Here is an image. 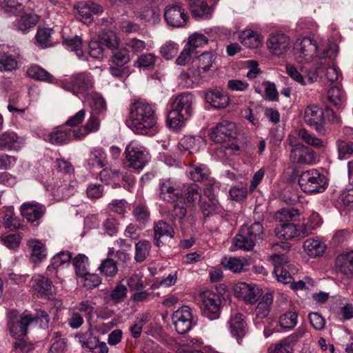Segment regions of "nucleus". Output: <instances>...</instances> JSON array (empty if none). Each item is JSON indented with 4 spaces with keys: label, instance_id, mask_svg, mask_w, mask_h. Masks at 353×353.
Segmentation results:
<instances>
[{
    "label": "nucleus",
    "instance_id": "nucleus-14",
    "mask_svg": "<svg viewBox=\"0 0 353 353\" xmlns=\"http://www.w3.org/2000/svg\"><path fill=\"white\" fill-rule=\"evenodd\" d=\"M178 101V128L184 125L185 122L189 119L192 113V105L194 97L190 93L181 94Z\"/></svg>",
    "mask_w": 353,
    "mask_h": 353
},
{
    "label": "nucleus",
    "instance_id": "nucleus-28",
    "mask_svg": "<svg viewBox=\"0 0 353 353\" xmlns=\"http://www.w3.org/2000/svg\"><path fill=\"white\" fill-rule=\"evenodd\" d=\"M195 18L208 19L211 15L210 7L203 0H187Z\"/></svg>",
    "mask_w": 353,
    "mask_h": 353
},
{
    "label": "nucleus",
    "instance_id": "nucleus-43",
    "mask_svg": "<svg viewBox=\"0 0 353 353\" xmlns=\"http://www.w3.org/2000/svg\"><path fill=\"white\" fill-rule=\"evenodd\" d=\"M210 174L208 168L203 164L192 165L189 171L190 177L194 181H201L207 179Z\"/></svg>",
    "mask_w": 353,
    "mask_h": 353
},
{
    "label": "nucleus",
    "instance_id": "nucleus-19",
    "mask_svg": "<svg viewBox=\"0 0 353 353\" xmlns=\"http://www.w3.org/2000/svg\"><path fill=\"white\" fill-rule=\"evenodd\" d=\"M194 323L190 307L184 305L178 309V334H184L190 331Z\"/></svg>",
    "mask_w": 353,
    "mask_h": 353
},
{
    "label": "nucleus",
    "instance_id": "nucleus-21",
    "mask_svg": "<svg viewBox=\"0 0 353 353\" xmlns=\"http://www.w3.org/2000/svg\"><path fill=\"white\" fill-rule=\"evenodd\" d=\"M230 333L237 340L243 338L248 332L247 323L243 319V314L235 313L233 314L228 323Z\"/></svg>",
    "mask_w": 353,
    "mask_h": 353
},
{
    "label": "nucleus",
    "instance_id": "nucleus-34",
    "mask_svg": "<svg viewBox=\"0 0 353 353\" xmlns=\"http://www.w3.org/2000/svg\"><path fill=\"white\" fill-rule=\"evenodd\" d=\"M26 73L30 78L37 81L52 83L54 80L53 76L50 72L38 65H32L30 66L28 68Z\"/></svg>",
    "mask_w": 353,
    "mask_h": 353
},
{
    "label": "nucleus",
    "instance_id": "nucleus-50",
    "mask_svg": "<svg viewBox=\"0 0 353 353\" xmlns=\"http://www.w3.org/2000/svg\"><path fill=\"white\" fill-rule=\"evenodd\" d=\"M176 97H172L168 105L169 110L166 117V125L168 128L174 132L176 131Z\"/></svg>",
    "mask_w": 353,
    "mask_h": 353
},
{
    "label": "nucleus",
    "instance_id": "nucleus-37",
    "mask_svg": "<svg viewBox=\"0 0 353 353\" xmlns=\"http://www.w3.org/2000/svg\"><path fill=\"white\" fill-rule=\"evenodd\" d=\"M233 245L236 249L250 251L253 249L256 243L241 229L240 233L233 239Z\"/></svg>",
    "mask_w": 353,
    "mask_h": 353
},
{
    "label": "nucleus",
    "instance_id": "nucleus-56",
    "mask_svg": "<svg viewBox=\"0 0 353 353\" xmlns=\"http://www.w3.org/2000/svg\"><path fill=\"white\" fill-rule=\"evenodd\" d=\"M285 70L287 74L296 82L305 85L307 83H312L314 80L312 77H308L306 80L303 78V75L298 71L296 68L292 64H286Z\"/></svg>",
    "mask_w": 353,
    "mask_h": 353
},
{
    "label": "nucleus",
    "instance_id": "nucleus-32",
    "mask_svg": "<svg viewBox=\"0 0 353 353\" xmlns=\"http://www.w3.org/2000/svg\"><path fill=\"white\" fill-rule=\"evenodd\" d=\"M222 265L227 270L234 273H239L243 271V268L249 263L245 258H237L232 256H225L221 260Z\"/></svg>",
    "mask_w": 353,
    "mask_h": 353
},
{
    "label": "nucleus",
    "instance_id": "nucleus-58",
    "mask_svg": "<svg viewBox=\"0 0 353 353\" xmlns=\"http://www.w3.org/2000/svg\"><path fill=\"white\" fill-rule=\"evenodd\" d=\"M280 325L285 329H292L297 323V314L295 312H288L281 316Z\"/></svg>",
    "mask_w": 353,
    "mask_h": 353
},
{
    "label": "nucleus",
    "instance_id": "nucleus-20",
    "mask_svg": "<svg viewBox=\"0 0 353 353\" xmlns=\"http://www.w3.org/2000/svg\"><path fill=\"white\" fill-rule=\"evenodd\" d=\"M32 289L41 296H51L54 292V287L51 280L41 274L34 275L32 279Z\"/></svg>",
    "mask_w": 353,
    "mask_h": 353
},
{
    "label": "nucleus",
    "instance_id": "nucleus-42",
    "mask_svg": "<svg viewBox=\"0 0 353 353\" xmlns=\"http://www.w3.org/2000/svg\"><path fill=\"white\" fill-rule=\"evenodd\" d=\"M99 38L101 43L110 49L117 48L119 44L117 34L112 30H102L99 34Z\"/></svg>",
    "mask_w": 353,
    "mask_h": 353
},
{
    "label": "nucleus",
    "instance_id": "nucleus-11",
    "mask_svg": "<svg viewBox=\"0 0 353 353\" xmlns=\"http://www.w3.org/2000/svg\"><path fill=\"white\" fill-rule=\"evenodd\" d=\"M234 291L238 298L250 304L256 303L261 296V289L254 283H239L234 285Z\"/></svg>",
    "mask_w": 353,
    "mask_h": 353
},
{
    "label": "nucleus",
    "instance_id": "nucleus-40",
    "mask_svg": "<svg viewBox=\"0 0 353 353\" xmlns=\"http://www.w3.org/2000/svg\"><path fill=\"white\" fill-rule=\"evenodd\" d=\"M90 106L91 112L94 114L101 115L106 111V103L104 99L99 93H92L90 95Z\"/></svg>",
    "mask_w": 353,
    "mask_h": 353
},
{
    "label": "nucleus",
    "instance_id": "nucleus-39",
    "mask_svg": "<svg viewBox=\"0 0 353 353\" xmlns=\"http://www.w3.org/2000/svg\"><path fill=\"white\" fill-rule=\"evenodd\" d=\"M241 43L248 48H257L261 45L259 36L255 32L251 30H246L240 34Z\"/></svg>",
    "mask_w": 353,
    "mask_h": 353
},
{
    "label": "nucleus",
    "instance_id": "nucleus-60",
    "mask_svg": "<svg viewBox=\"0 0 353 353\" xmlns=\"http://www.w3.org/2000/svg\"><path fill=\"white\" fill-rule=\"evenodd\" d=\"M72 308L79 314H84L85 316L88 319L92 317L94 311V304L88 300L81 301Z\"/></svg>",
    "mask_w": 353,
    "mask_h": 353
},
{
    "label": "nucleus",
    "instance_id": "nucleus-63",
    "mask_svg": "<svg viewBox=\"0 0 353 353\" xmlns=\"http://www.w3.org/2000/svg\"><path fill=\"white\" fill-rule=\"evenodd\" d=\"M100 272L106 276H112L117 272V263L111 259L104 260L99 267Z\"/></svg>",
    "mask_w": 353,
    "mask_h": 353
},
{
    "label": "nucleus",
    "instance_id": "nucleus-36",
    "mask_svg": "<svg viewBox=\"0 0 353 353\" xmlns=\"http://www.w3.org/2000/svg\"><path fill=\"white\" fill-rule=\"evenodd\" d=\"M71 259L72 254L70 252L61 251L52 258L50 264L48 267V271H55L61 266L68 265Z\"/></svg>",
    "mask_w": 353,
    "mask_h": 353
},
{
    "label": "nucleus",
    "instance_id": "nucleus-29",
    "mask_svg": "<svg viewBox=\"0 0 353 353\" xmlns=\"http://www.w3.org/2000/svg\"><path fill=\"white\" fill-rule=\"evenodd\" d=\"M97 116L98 115L90 113V117L86 124L78 130L74 132V136L76 139H81L86 134L94 132L99 130L100 121Z\"/></svg>",
    "mask_w": 353,
    "mask_h": 353
},
{
    "label": "nucleus",
    "instance_id": "nucleus-57",
    "mask_svg": "<svg viewBox=\"0 0 353 353\" xmlns=\"http://www.w3.org/2000/svg\"><path fill=\"white\" fill-rule=\"evenodd\" d=\"M130 59L128 50L125 48H121L114 50L112 52L109 61H117V63L128 65Z\"/></svg>",
    "mask_w": 353,
    "mask_h": 353
},
{
    "label": "nucleus",
    "instance_id": "nucleus-23",
    "mask_svg": "<svg viewBox=\"0 0 353 353\" xmlns=\"http://www.w3.org/2000/svg\"><path fill=\"white\" fill-rule=\"evenodd\" d=\"M347 167L349 181L353 185V159L348 161ZM340 199L344 210L353 212V188L344 190L340 196Z\"/></svg>",
    "mask_w": 353,
    "mask_h": 353
},
{
    "label": "nucleus",
    "instance_id": "nucleus-55",
    "mask_svg": "<svg viewBox=\"0 0 353 353\" xmlns=\"http://www.w3.org/2000/svg\"><path fill=\"white\" fill-rule=\"evenodd\" d=\"M300 215L301 212L298 209L283 208L276 214V219L281 222L296 221Z\"/></svg>",
    "mask_w": 353,
    "mask_h": 353
},
{
    "label": "nucleus",
    "instance_id": "nucleus-3",
    "mask_svg": "<svg viewBox=\"0 0 353 353\" xmlns=\"http://www.w3.org/2000/svg\"><path fill=\"white\" fill-rule=\"evenodd\" d=\"M94 81L90 73L80 72L73 74L69 79L60 82V86L74 94H85L93 88Z\"/></svg>",
    "mask_w": 353,
    "mask_h": 353
},
{
    "label": "nucleus",
    "instance_id": "nucleus-61",
    "mask_svg": "<svg viewBox=\"0 0 353 353\" xmlns=\"http://www.w3.org/2000/svg\"><path fill=\"white\" fill-rule=\"evenodd\" d=\"M77 19L81 21L85 24L89 25L93 21L92 15L90 10L85 4L79 5L77 7V12L76 14Z\"/></svg>",
    "mask_w": 353,
    "mask_h": 353
},
{
    "label": "nucleus",
    "instance_id": "nucleus-18",
    "mask_svg": "<svg viewBox=\"0 0 353 353\" xmlns=\"http://www.w3.org/2000/svg\"><path fill=\"white\" fill-rule=\"evenodd\" d=\"M321 219L316 212H312L307 218L303 220L300 224H297L298 235L299 238H303L312 234L313 232L321 225Z\"/></svg>",
    "mask_w": 353,
    "mask_h": 353
},
{
    "label": "nucleus",
    "instance_id": "nucleus-1",
    "mask_svg": "<svg viewBox=\"0 0 353 353\" xmlns=\"http://www.w3.org/2000/svg\"><path fill=\"white\" fill-rule=\"evenodd\" d=\"M154 105L145 99H134L129 107L126 125L135 134L152 137L159 130Z\"/></svg>",
    "mask_w": 353,
    "mask_h": 353
},
{
    "label": "nucleus",
    "instance_id": "nucleus-41",
    "mask_svg": "<svg viewBox=\"0 0 353 353\" xmlns=\"http://www.w3.org/2000/svg\"><path fill=\"white\" fill-rule=\"evenodd\" d=\"M151 243L148 240H141L135 245L134 259L137 262H143L149 256Z\"/></svg>",
    "mask_w": 353,
    "mask_h": 353
},
{
    "label": "nucleus",
    "instance_id": "nucleus-25",
    "mask_svg": "<svg viewBox=\"0 0 353 353\" xmlns=\"http://www.w3.org/2000/svg\"><path fill=\"white\" fill-rule=\"evenodd\" d=\"M336 265L342 274L353 275V251L341 254L336 258Z\"/></svg>",
    "mask_w": 353,
    "mask_h": 353
},
{
    "label": "nucleus",
    "instance_id": "nucleus-7",
    "mask_svg": "<svg viewBox=\"0 0 353 353\" xmlns=\"http://www.w3.org/2000/svg\"><path fill=\"white\" fill-rule=\"evenodd\" d=\"M201 299V310L209 319H216L219 317L221 299L219 296L211 291H205L200 294Z\"/></svg>",
    "mask_w": 353,
    "mask_h": 353
},
{
    "label": "nucleus",
    "instance_id": "nucleus-15",
    "mask_svg": "<svg viewBox=\"0 0 353 353\" xmlns=\"http://www.w3.org/2000/svg\"><path fill=\"white\" fill-rule=\"evenodd\" d=\"M205 101L216 109L226 108L230 102L228 94L221 88L210 89L205 92Z\"/></svg>",
    "mask_w": 353,
    "mask_h": 353
},
{
    "label": "nucleus",
    "instance_id": "nucleus-13",
    "mask_svg": "<svg viewBox=\"0 0 353 353\" xmlns=\"http://www.w3.org/2000/svg\"><path fill=\"white\" fill-rule=\"evenodd\" d=\"M290 159L294 163L310 165L316 161L314 152L302 144H295L290 152Z\"/></svg>",
    "mask_w": 353,
    "mask_h": 353
},
{
    "label": "nucleus",
    "instance_id": "nucleus-24",
    "mask_svg": "<svg viewBox=\"0 0 353 353\" xmlns=\"http://www.w3.org/2000/svg\"><path fill=\"white\" fill-rule=\"evenodd\" d=\"M21 144L18 135L13 132H5L0 134V150L18 151Z\"/></svg>",
    "mask_w": 353,
    "mask_h": 353
},
{
    "label": "nucleus",
    "instance_id": "nucleus-52",
    "mask_svg": "<svg viewBox=\"0 0 353 353\" xmlns=\"http://www.w3.org/2000/svg\"><path fill=\"white\" fill-rule=\"evenodd\" d=\"M52 30L49 28H38L35 38L41 48H47L52 45Z\"/></svg>",
    "mask_w": 353,
    "mask_h": 353
},
{
    "label": "nucleus",
    "instance_id": "nucleus-35",
    "mask_svg": "<svg viewBox=\"0 0 353 353\" xmlns=\"http://www.w3.org/2000/svg\"><path fill=\"white\" fill-rule=\"evenodd\" d=\"M273 301V295L272 293H265L261 300L258 303L254 314L257 318L263 319L266 317L270 310V306Z\"/></svg>",
    "mask_w": 353,
    "mask_h": 353
},
{
    "label": "nucleus",
    "instance_id": "nucleus-16",
    "mask_svg": "<svg viewBox=\"0 0 353 353\" xmlns=\"http://www.w3.org/2000/svg\"><path fill=\"white\" fill-rule=\"evenodd\" d=\"M326 248L325 243L317 236L308 238L303 245L304 253L312 259L323 256Z\"/></svg>",
    "mask_w": 353,
    "mask_h": 353
},
{
    "label": "nucleus",
    "instance_id": "nucleus-22",
    "mask_svg": "<svg viewBox=\"0 0 353 353\" xmlns=\"http://www.w3.org/2000/svg\"><path fill=\"white\" fill-rule=\"evenodd\" d=\"M76 190V182L57 181L52 189L53 195L58 199H67Z\"/></svg>",
    "mask_w": 353,
    "mask_h": 353
},
{
    "label": "nucleus",
    "instance_id": "nucleus-26",
    "mask_svg": "<svg viewBox=\"0 0 353 353\" xmlns=\"http://www.w3.org/2000/svg\"><path fill=\"white\" fill-rule=\"evenodd\" d=\"M28 245L31 250L30 259L34 263H39L46 258L47 252L46 245L39 240L31 239Z\"/></svg>",
    "mask_w": 353,
    "mask_h": 353
},
{
    "label": "nucleus",
    "instance_id": "nucleus-4",
    "mask_svg": "<svg viewBox=\"0 0 353 353\" xmlns=\"http://www.w3.org/2000/svg\"><path fill=\"white\" fill-rule=\"evenodd\" d=\"M8 327L10 335L18 339L28 334V326L34 321L32 314H19L17 311H12L8 315Z\"/></svg>",
    "mask_w": 353,
    "mask_h": 353
},
{
    "label": "nucleus",
    "instance_id": "nucleus-53",
    "mask_svg": "<svg viewBox=\"0 0 353 353\" xmlns=\"http://www.w3.org/2000/svg\"><path fill=\"white\" fill-rule=\"evenodd\" d=\"M79 277L81 279V282L83 286L88 290H90L99 286L101 283V277L97 274H91L87 270L85 274Z\"/></svg>",
    "mask_w": 353,
    "mask_h": 353
},
{
    "label": "nucleus",
    "instance_id": "nucleus-31",
    "mask_svg": "<svg viewBox=\"0 0 353 353\" xmlns=\"http://www.w3.org/2000/svg\"><path fill=\"white\" fill-rule=\"evenodd\" d=\"M274 232L279 239L290 240L299 237L297 225L293 223H282L275 228Z\"/></svg>",
    "mask_w": 353,
    "mask_h": 353
},
{
    "label": "nucleus",
    "instance_id": "nucleus-6",
    "mask_svg": "<svg viewBox=\"0 0 353 353\" xmlns=\"http://www.w3.org/2000/svg\"><path fill=\"white\" fill-rule=\"evenodd\" d=\"M126 159L132 168L141 170L145 165L148 152L145 148L132 141L126 147L125 151Z\"/></svg>",
    "mask_w": 353,
    "mask_h": 353
},
{
    "label": "nucleus",
    "instance_id": "nucleus-54",
    "mask_svg": "<svg viewBox=\"0 0 353 353\" xmlns=\"http://www.w3.org/2000/svg\"><path fill=\"white\" fill-rule=\"evenodd\" d=\"M329 101L334 106L341 108L344 103V94L342 90L336 86L330 88L327 92Z\"/></svg>",
    "mask_w": 353,
    "mask_h": 353
},
{
    "label": "nucleus",
    "instance_id": "nucleus-45",
    "mask_svg": "<svg viewBox=\"0 0 353 353\" xmlns=\"http://www.w3.org/2000/svg\"><path fill=\"white\" fill-rule=\"evenodd\" d=\"M336 145L339 159L344 160L353 156V142L339 139Z\"/></svg>",
    "mask_w": 353,
    "mask_h": 353
},
{
    "label": "nucleus",
    "instance_id": "nucleus-33",
    "mask_svg": "<svg viewBox=\"0 0 353 353\" xmlns=\"http://www.w3.org/2000/svg\"><path fill=\"white\" fill-rule=\"evenodd\" d=\"M183 198L190 206H194L201 199V191L196 183H190L185 187Z\"/></svg>",
    "mask_w": 353,
    "mask_h": 353
},
{
    "label": "nucleus",
    "instance_id": "nucleus-8",
    "mask_svg": "<svg viewBox=\"0 0 353 353\" xmlns=\"http://www.w3.org/2000/svg\"><path fill=\"white\" fill-rule=\"evenodd\" d=\"M237 135L236 127L234 123L223 121L216 124L210 130V139L216 143H223L236 138Z\"/></svg>",
    "mask_w": 353,
    "mask_h": 353
},
{
    "label": "nucleus",
    "instance_id": "nucleus-49",
    "mask_svg": "<svg viewBox=\"0 0 353 353\" xmlns=\"http://www.w3.org/2000/svg\"><path fill=\"white\" fill-rule=\"evenodd\" d=\"M3 224L6 228L14 230L20 228V219L15 215L12 208L7 209L3 216Z\"/></svg>",
    "mask_w": 353,
    "mask_h": 353
},
{
    "label": "nucleus",
    "instance_id": "nucleus-5",
    "mask_svg": "<svg viewBox=\"0 0 353 353\" xmlns=\"http://www.w3.org/2000/svg\"><path fill=\"white\" fill-rule=\"evenodd\" d=\"M320 47L316 40L305 37L295 43L294 54L296 61L300 63H309L317 55Z\"/></svg>",
    "mask_w": 353,
    "mask_h": 353
},
{
    "label": "nucleus",
    "instance_id": "nucleus-48",
    "mask_svg": "<svg viewBox=\"0 0 353 353\" xmlns=\"http://www.w3.org/2000/svg\"><path fill=\"white\" fill-rule=\"evenodd\" d=\"M109 72L112 76L122 79L129 76L128 65L117 61H110Z\"/></svg>",
    "mask_w": 353,
    "mask_h": 353
},
{
    "label": "nucleus",
    "instance_id": "nucleus-17",
    "mask_svg": "<svg viewBox=\"0 0 353 353\" xmlns=\"http://www.w3.org/2000/svg\"><path fill=\"white\" fill-rule=\"evenodd\" d=\"M159 196L167 203H173L175 208L176 206V182L174 179H165L159 182Z\"/></svg>",
    "mask_w": 353,
    "mask_h": 353
},
{
    "label": "nucleus",
    "instance_id": "nucleus-30",
    "mask_svg": "<svg viewBox=\"0 0 353 353\" xmlns=\"http://www.w3.org/2000/svg\"><path fill=\"white\" fill-rule=\"evenodd\" d=\"M154 237L156 245L159 246V239L162 236L173 238L174 236V228L172 225H169L163 221H159L154 226Z\"/></svg>",
    "mask_w": 353,
    "mask_h": 353
},
{
    "label": "nucleus",
    "instance_id": "nucleus-44",
    "mask_svg": "<svg viewBox=\"0 0 353 353\" xmlns=\"http://www.w3.org/2000/svg\"><path fill=\"white\" fill-rule=\"evenodd\" d=\"M241 229L255 243L261 241L263 234V227L261 223L254 222L250 226L243 227Z\"/></svg>",
    "mask_w": 353,
    "mask_h": 353
},
{
    "label": "nucleus",
    "instance_id": "nucleus-64",
    "mask_svg": "<svg viewBox=\"0 0 353 353\" xmlns=\"http://www.w3.org/2000/svg\"><path fill=\"white\" fill-rule=\"evenodd\" d=\"M110 211L119 215H124L127 212L128 204L124 199H114L108 205Z\"/></svg>",
    "mask_w": 353,
    "mask_h": 353
},
{
    "label": "nucleus",
    "instance_id": "nucleus-47",
    "mask_svg": "<svg viewBox=\"0 0 353 353\" xmlns=\"http://www.w3.org/2000/svg\"><path fill=\"white\" fill-rule=\"evenodd\" d=\"M298 137L306 144L316 148H321L324 146L321 139L316 137L314 134L309 132L305 128H301L298 132Z\"/></svg>",
    "mask_w": 353,
    "mask_h": 353
},
{
    "label": "nucleus",
    "instance_id": "nucleus-10",
    "mask_svg": "<svg viewBox=\"0 0 353 353\" xmlns=\"http://www.w3.org/2000/svg\"><path fill=\"white\" fill-rule=\"evenodd\" d=\"M21 215L30 223L37 226L40 223L41 219L46 213V209L44 205L37 201H28L23 203L20 208Z\"/></svg>",
    "mask_w": 353,
    "mask_h": 353
},
{
    "label": "nucleus",
    "instance_id": "nucleus-27",
    "mask_svg": "<svg viewBox=\"0 0 353 353\" xmlns=\"http://www.w3.org/2000/svg\"><path fill=\"white\" fill-rule=\"evenodd\" d=\"M318 74L325 75L328 81L334 82L339 80L340 72L339 69L330 62L319 61L316 68Z\"/></svg>",
    "mask_w": 353,
    "mask_h": 353
},
{
    "label": "nucleus",
    "instance_id": "nucleus-59",
    "mask_svg": "<svg viewBox=\"0 0 353 353\" xmlns=\"http://www.w3.org/2000/svg\"><path fill=\"white\" fill-rule=\"evenodd\" d=\"M132 214L137 221L145 224L150 219V211L147 206L138 205L134 207Z\"/></svg>",
    "mask_w": 353,
    "mask_h": 353
},
{
    "label": "nucleus",
    "instance_id": "nucleus-9",
    "mask_svg": "<svg viewBox=\"0 0 353 353\" xmlns=\"http://www.w3.org/2000/svg\"><path fill=\"white\" fill-rule=\"evenodd\" d=\"M303 119L307 125L314 128L317 132L325 133L324 112L319 105L315 104L307 105L304 112Z\"/></svg>",
    "mask_w": 353,
    "mask_h": 353
},
{
    "label": "nucleus",
    "instance_id": "nucleus-51",
    "mask_svg": "<svg viewBox=\"0 0 353 353\" xmlns=\"http://www.w3.org/2000/svg\"><path fill=\"white\" fill-rule=\"evenodd\" d=\"M72 262L78 276L85 274V272L88 270L89 260L85 254H79L73 259Z\"/></svg>",
    "mask_w": 353,
    "mask_h": 353
},
{
    "label": "nucleus",
    "instance_id": "nucleus-38",
    "mask_svg": "<svg viewBox=\"0 0 353 353\" xmlns=\"http://www.w3.org/2000/svg\"><path fill=\"white\" fill-rule=\"evenodd\" d=\"M39 17L34 13H25L22 14L17 21L16 26L18 30L26 32L30 28L36 26L38 23Z\"/></svg>",
    "mask_w": 353,
    "mask_h": 353
},
{
    "label": "nucleus",
    "instance_id": "nucleus-12",
    "mask_svg": "<svg viewBox=\"0 0 353 353\" xmlns=\"http://www.w3.org/2000/svg\"><path fill=\"white\" fill-rule=\"evenodd\" d=\"M290 44V38L285 34L279 32L270 34L266 41V46L270 52L277 56L284 54Z\"/></svg>",
    "mask_w": 353,
    "mask_h": 353
},
{
    "label": "nucleus",
    "instance_id": "nucleus-46",
    "mask_svg": "<svg viewBox=\"0 0 353 353\" xmlns=\"http://www.w3.org/2000/svg\"><path fill=\"white\" fill-rule=\"evenodd\" d=\"M215 58L214 55L209 52H205L202 53L198 57V72L199 74L201 75L203 72H206L209 71L210 68L212 66L214 63Z\"/></svg>",
    "mask_w": 353,
    "mask_h": 353
},
{
    "label": "nucleus",
    "instance_id": "nucleus-2",
    "mask_svg": "<svg viewBox=\"0 0 353 353\" xmlns=\"http://www.w3.org/2000/svg\"><path fill=\"white\" fill-rule=\"evenodd\" d=\"M298 181L301 189L307 194L321 193L327 187L326 177L316 169L303 172Z\"/></svg>",
    "mask_w": 353,
    "mask_h": 353
},
{
    "label": "nucleus",
    "instance_id": "nucleus-62",
    "mask_svg": "<svg viewBox=\"0 0 353 353\" xmlns=\"http://www.w3.org/2000/svg\"><path fill=\"white\" fill-rule=\"evenodd\" d=\"M208 42V40L204 34L195 32L189 37L188 44V48L194 51L196 48L203 46Z\"/></svg>",
    "mask_w": 353,
    "mask_h": 353
}]
</instances>
